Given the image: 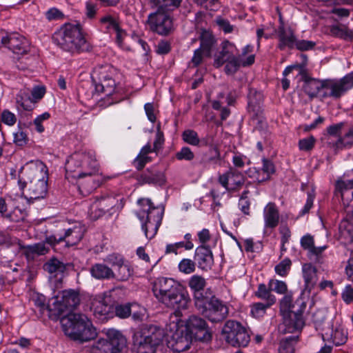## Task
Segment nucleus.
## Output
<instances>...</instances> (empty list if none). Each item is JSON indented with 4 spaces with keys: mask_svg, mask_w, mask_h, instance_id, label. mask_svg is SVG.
Masks as SVG:
<instances>
[{
    "mask_svg": "<svg viewBox=\"0 0 353 353\" xmlns=\"http://www.w3.org/2000/svg\"><path fill=\"white\" fill-rule=\"evenodd\" d=\"M152 290L160 303L168 308L174 310L176 316L181 314V310L188 308L190 300L188 294L174 279L167 277L157 278L154 281Z\"/></svg>",
    "mask_w": 353,
    "mask_h": 353,
    "instance_id": "nucleus-1",
    "label": "nucleus"
},
{
    "mask_svg": "<svg viewBox=\"0 0 353 353\" xmlns=\"http://www.w3.org/2000/svg\"><path fill=\"white\" fill-rule=\"evenodd\" d=\"M52 41L62 50L72 54L89 51L91 48L79 23H65L53 34Z\"/></svg>",
    "mask_w": 353,
    "mask_h": 353,
    "instance_id": "nucleus-2",
    "label": "nucleus"
},
{
    "mask_svg": "<svg viewBox=\"0 0 353 353\" xmlns=\"http://www.w3.org/2000/svg\"><path fill=\"white\" fill-rule=\"evenodd\" d=\"M63 330L70 339L81 343L95 339L96 328L92 321L84 314L72 313L61 319Z\"/></svg>",
    "mask_w": 353,
    "mask_h": 353,
    "instance_id": "nucleus-3",
    "label": "nucleus"
},
{
    "mask_svg": "<svg viewBox=\"0 0 353 353\" xmlns=\"http://www.w3.org/2000/svg\"><path fill=\"white\" fill-rule=\"evenodd\" d=\"M47 168L41 161L27 165L25 170L26 181H19L20 189L23 190L27 188V195L30 199H39L43 198L48 190Z\"/></svg>",
    "mask_w": 353,
    "mask_h": 353,
    "instance_id": "nucleus-4",
    "label": "nucleus"
},
{
    "mask_svg": "<svg viewBox=\"0 0 353 353\" xmlns=\"http://www.w3.org/2000/svg\"><path fill=\"white\" fill-rule=\"evenodd\" d=\"M138 203L141 209L136 214L141 222V229L146 238L152 239L157 234L161 224L163 209L154 206L150 199H140Z\"/></svg>",
    "mask_w": 353,
    "mask_h": 353,
    "instance_id": "nucleus-5",
    "label": "nucleus"
},
{
    "mask_svg": "<svg viewBox=\"0 0 353 353\" xmlns=\"http://www.w3.org/2000/svg\"><path fill=\"white\" fill-rule=\"evenodd\" d=\"M65 177L95 174L99 172V164L91 152H78L72 154L65 165Z\"/></svg>",
    "mask_w": 353,
    "mask_h": 353,
    "instance_id": "nucleus-6",
    "label": "nucleus"
},
{
    "mask_svg": "<svg viewBox=\"0 0 353 353\" xmlns=\"http://www.w3.org/2000/svg\"><path fill=\"white\" fill-rule=\"evenodd\" d=\"M164 336L159 326L143 324L134 334V345L137 353H155Z\"/></svg>",
    "mask_w": 353,
    "mask_h": 353,
    "instance_id": "nucleus-7",
    "label": "nucleus"
},
{
    "mask_svg": "<svg viewBox=\"0 0 353 353\" xmlns=\"http://www.w3.org/2000/svg\"><path fill=\"white\" fill-rule=\"evenodd\" d=\"M194 305L205 318L212 323L221 322L228 316L229 308L227 303L214 296H205L203 299H198Z\"/></svg>",
    "mask_w": 353,
    "mask_h": 353,
    "instance_id": "nucleus-8",
    "label": "nucleus"
},
{
    "mask_svg": "<svg viewBox=\"0 0 353 353\" xmlns=\"http://www.w3.org/2000/svg\"><path fill=\"white\" fill-rule=\"evenodd\" d=\"M225 341L233 347H245L250 341V336L239 322L232 320L228 321L222 330Z\"/></svg>",
    "mask_w": 353,
    "mask_h": 353,
    "instance_id": "nucleus-9",
    "label": "nucleus"
},
{
    "mask_svg": "<svg viewBox=\"0 0 353 353\" xmlns=\"http://www.w3.org/2000/svg\"><path fill=\"white\" fill-rule=\"evenodd\" d=\"M114 70L108 65L101 66L94 70L92 81L95 91L110 97L115 92L116 82L113 78Z\"/></svg>",
    "mask_w": 353,
    "mask_h": 353,
    "instance_id": "nucleus-10",
    "label": "nucleus"
},
{
    "mask_svg": "<svg viewBox=\"0 0 353 353\" xmlns=\"http://www.w3.org/2000/svg\"><path fill=\"white\" fill-rule=\"evenodd\" d=\"M166 11L158 7L157 11L150 13L147 19L150 30L162 36L170 34L174 30L173 19Z\"/></svg>",
    "mask_w": 353,
    "mask_h": 353,
    "instance_id": "nucleus-11",
    "label": "nucleus"
},
{
    "mask_svg": "<svg viewBox=\"0 0 353 353\" xmlns=\"http://www.w3.org/2000/svg\"><path fill=\"white\" fill-rule=\"evenodd\" d=\"M298 308L292 312L283 314V321L279 325V331L281 334L293 333L303 328L304 320L303 314L306 308L304 301H297Z\"/></svg>",
    "mask_w": 353,
    "mask_h": 353,
    "instance_id": "nucleus-12",
    "label": "nucleus"
},
{
    "mask_svg": "<svg viewBox=\"0 0 353 353\" xmlns=\"http://www.w3.org/2000/svg\"><path fill=\"white\" fill-rule=\"evenodd\" d=\"M352 88H353V72L339 79H325V89L329 90L330 92H323L321 98L340 99Z\"/></svg>",
    "mask_w": 353,
    "mask_h": 353,
    "instance_id": "nucleus-13",
    "label": "nucleus"
},
{
    "mask_svg": "<svg viewBox=\"0 0 353 353\" xmlns=\"http://www.w3.org/2000/svg\"><path fill=\"white\" fill-rule=\"evenodd\" d=\"M85 228L81 223L65 230L63 235L52 234L46 238V241L54 248L58 243L64 241L65 247L69 248L77 245L83 237Z\"/></svg>",
    "mask_w": 353,
    "mask_h": 353,
    "instance_id": "nucleus-14",
    "label": "nucleus"
},
{
    "mask_svg": "<svg viewBox=\"0 0 353 353\" xmlns=\"http://www.w3.org/2000/svg\"><path fill=\"white\" fill-rule=\"evenodd\" d=\"M57 300L54 303V315L59 316L67 310L77 308L81 303L79 292L77 290L68 289L60 292Z\"/></svg>",
    "mask_w": 353,
    "mask_h": 353,
    "instance_id": "nucleus-15",
    "label": "nucleus"
},
{
    "mask_svg": "<svg viewBox=\"0 0 353 353\" xmlns=\"http://www.w3.org/2000/svg\"><path fill=\"white\" fill-rule=\"evenodd\" d=\"M186 332L195 341H209L212 334L206 321L196 315L189 317L185 324Z\"/></svg>",
    "mask_w": 353,
    "mask_h": 353,
    "instance_id": "nucleus-16",
    "label": "nucleus"
},
{
    "mask_svg": "<svg viewBox=\"0 0 353 353\" xmlns=\"http://www.w3.org/2000/svg\"><path fill=\"white\" fill-rule=\"evenodd\" d=\"M114 177V175L105 176L99 174H85L79 176H70L72 179H77V185L79 192L83 196L89 195L92 191L99 188L105 181Z\"/></svg>",
    "mask_w": 353,
    "mask_h": 353,
    "instance_id": "nucleus-17",
    "label": "nucleus"
},
{
    "mask_svg": "<svg viewBox=\"0 0 353 353\" xmlns=\"http://www.w3.org/2000/svg\"><path fill=\"white\" fill-rule=\"evenodd\" d=\"M0 44L8 47L15 54H23L28 51V43L26 39L18 33L8 34L0 32Z\"/></svg>",
    "mask_w": 353,
    "mask_h": 353,
    "instance_id": "nucleus-18",
    "label": "nucleus"
},
{
    "mask_svg": "<svg viewBox=\"0 0 353 353\" xmlns=\"http://www.w3.org/2000/svg\"><path fill=\"white\" fill-rule=\"evenodd\" d=\"M90 310L96 318L100 321H106L113 316L114 307L108 303L103 295L96 296L91 302Z\"/></svg>",
    "mask_w": 353,
    "mask_h": 353,
    "instance_id": "nucleus-19",
    "label": "nucleus"
},
{
    "mask_svg": "<svg viewBox=\"0 0 353 353\" xmlns=\"http://www.w3.org/2000/svg\"><path fill=\"white\" fill-rule=\"evenodd\" d=\"M219 183L226 190H235L241 187L245 182L243 174L230 167L228 171L218 177Z\"/></svg>",
    "mask_w": 353,
    "mask_h": 353,
    "instance_id": "nucleus-20",
    "label": "nucleus"
},
{
    "mask_svg": "<svg viewBox=\"0 0 353 353\" xmlns=\"http://www.w3.org/2000/svg\"><path fill=\"white\" fill-rule=\"evenodd\" d=\"M194 259L198 268L204 271L210 270L214 264L212 252L205 245H200L195 249Z\"/></svg>",
    "mask_w": 353,
    "mask_h": 353,
    "instance_id": "nucleus-21",
    "label": "nucleus"
},
{
    "mask_svg": "<svg viewBox=\"0 0 353 353\" xmlns=\"http://www.w3.org/2000/svg\"><path fill=\"white\" fill-rule=\"evenodd\" d=\"M281 25L278 28V48L281 50H285L286 48L293 49L296 44V37L294 31L291 28H285L283 22L280 18Z\"/></svg>",
    "mask_w": 353,
    "mask_h": 353,
    "instance_id": "nucleus-22",
    "label": "nucleus"
},
{
    "mask_svg": "<svg viewBox=\"0 0 353 353\" xmlns=\"http://www.w3.org/2000/svg\"><path fill=\"white\" fill-rule=\"evenodd\" d=\"M46 243L48 244L45 240L32 245H20L19 248L28 261H33L37 256L45 255L49 252L50 248Z\"/></svg>",
    "mask_w": 353,
    "mask_h": 353,
    "instance_id": "nucleus-23",
    "label": "nucleus"
},
{
    "mask_svg": "<svg viewBox=\"0 0 353 353\" xmlns=\"http://www.w3.org/2000/svg\"><path fill=\"white\" fill-rule=\"evenodd\" d=\"M166 181L165 174L154 167L147 169L139 176V181L141 184H152L163 185Z\"/></svg>",
    "mask_w": 353,
    "mask_h": 353,
    "instance_id": "nucleus-24",
    "label": "nucleus"
},
{
    "mask_svg": "<svg viewBox=\"0 0 353 353\" xmlns=\"http://www.w3.org/2000/svg\"><path fill=\"white\" fill-rule=\"evenodd\" d=\"M303 89L305 93L311 99L319 96L321 97L325 90V80L304 77Z\"/></svg>",
    "mask_w": 353,
    "mask_h": 353,
    "instance_id": "nucleus-25",
    "label": "nucleus"
},
{
    "mask_svg": "<svg viewBox=\"0 0 353 353\" xmlns=\"http://www.w3.org/2000/svg\"><path fill=\"white\" fill-rule=\"evenodd\" d=\"M255 56L250 54L246 59L242 57H234L225 62V72L227 74H234L241 66L248 67L254 63Z\"/></svg>",
    "mask_w": 353,
    "mask_h": 353,
    "instance_id": "nucleus-26",
    "label": "nucleus"
},
{
    "mask_svg": "<svg viewBox=\"0 0 353 353\" xmlns=\"http://www.w3.org/2000/svg\"><path fill=\"white\" fill-rule=\"evenodd\" d=\"M265 228H275L279 222V212L274 203L270 202L263 209Z\"/></svg>",
    "mask_w": 353,
    "mask_h": 353,
    "instance_id": "nucleus-27",
    "label": "nucleus"
},
{
    "mask_svg": "<svg viewBox=\"0 0 353 353\" xmlns=\"http://www.w3.org/2000/svg\"><path fill=\"white\" fill-rule=\"evenodd\" d=\"M238 50L236 46L229 41H224L222 43V49L219 55L214 59V64L216 67L223 65L226 61L236 57V53Z\"/></svg>",
    "mask_w": 353,
    "mask_h": 353,
    "instance_id": "nucleus-28",
    "label": "nucleus"
},
{
    "mask_svg": "<svg viewBox=\"0 0 353 353\" xmlns=\"http://www.w3.org/2000/svg\"><path fill=\"white\" fill-rule=\"evenodd\" d=\"M302 273L305 282V290L310 292L318 281L317 269L311 263H304L302 266Z\"/></svg>",
    "mask_w": 353,
    "mask_h": 353,
    "instance_id": "nucleus-29",
    "label": "nucleus"
},
{
    "mask_svg": "<svg viewBox=\"0 0 353 353\" xmlns=\"http://www.w3.org/2000/svg\"><path fill=\"white\" fill-rule=\"evenodd\" d=\"M206 285L205 279L200 275H193L188 281V286L194 292V303L197 302L198 299H203L206 296L203 294V290Z\"/></svg>",
    "mask_w": 353,
    "mask_h": 353,
    "instance_id": "nucleus-30",
    "label": "nucleus"
},
{
    "mask_svg": "<svg viewBox=\"0 0 353 353\" xmlns=\"http://www.w3.org/2000/svg\"><path fill=\"white\" fill-rule=\"evenodd\" d=\"M106 336L108 339L110 347L113 353L121 352L126 345V339L125 336L118 330L110 329L106 332Z\"/></svg>",
    "mask_w": 353,
    "mask_h": 353,
    "instance_id": "nucleus-31",
    "label": "nucleus"
},
{
    "mask_svg": "<svg viewBox=\"0 0 353 353\" xmlns=\"http://www.w3.org/2000/svg\"><path fill=\"white\" fill-rule=\"evenodd\" d=\"M90 272L92 277L99 280L111 279L114 276V271L103 263H95L92 265Z\"/></svg>",
    "mask_w": 353,
    "mask_h": 353,
    "instance_id": "nucleus-32",
    "label": "nucleus"
},
{
    "mask_svg": "<svg viewBox=\"0 0 353 353\" xmlns=\"http://www.w3.org/2000/svg\"><path fill=\"white\" fill-rule=\"evenodd\" d=\"M193 338L189 335L187 332L183 334V332L181 334L176 332L173 336L174 343L172 344V348L174 351L177 352H181L188 350L191 345Z\"/></svg>",
    "mask_w": 353,
    "mask_h": 353,
    "instance_id": "nucleus-33",
    "label": "nucleus"
},
{
    "mask_svg": "<svg viewBox=\"0 0 353 353\" xmlns=\"http://www.w3.org/2000/svg\"><path fill=\"white\" fill-rule=\"evenodd\" d=\"M200 47L204 52V54L207 57H210L212 54V48L216 43V39L211 32L206 30H203L199 36Z\"/></svg>",
    "mask_w": 353,
    "mask_h": 353,
    "instance_id": "nucleus-34",
    "label": "nucleus"
},
{
    "mask_svg": "<svg viewBox=\"0 0 353 353\" xmlns=\"http://www.w3.org/2000/svg\"><path fill=\"white\" fill-rule=\"evenodd\" d=\"M70 266H71L70 263H63L57 258L53 257L43 264V268L50 274L57 275L63 273Z\"/></svg>",
    "mask_w": 353,
    "mask_h": 353,
    "instance_id": "nucleus-35",
    "label": "nucleus"
},
{
    "mask_svg": "<svg viewBox=\"0 0 353 353\" xmlns=\"http://www.w3.org/2000/svg\"><path fill=\"white\" fill-rule=\"evenodd\" d=\"M255 296L262 299L265 303H268V306L273 305L276 301V296L272 293L270 286H267L264 283H260L258 285L257 290L254 292Z\"/></svg>",
    "mask_w": 353,
    "mask_h": 353,
    "instance_id": "nucleus-36",
    "label": "nucleus"
},
{
    "mask_svg": "<svg viewBox=\"0 0 353 353\" xmlns=\"http://www.w3.org/2000/svg\"><path fill=\"white\" fill-rule=\"evenodd\" d=\"M297 301H303L296 300L294 303H292V295L291 292L284 294V296L280 301V311L283 314L291 313L292 311H296L298 308L296 304Z\"/></svg>",
    "mask_w": 353,
    "mask_h": 353,
    "instance_id": "nucleus-37",
    "label": "nucleus"
},
{
    "mask_svg": "<svg viewBox=\"0 0 353 353\" xmlns=\"http://www.w3.org/2000/svg\"><path fill=\"white\" fill-rule=\"evenodd\" d=\"M261 101L262 96L261 93L256 92L252 93L250 92L248 95V110L252 112L256 115L261 112Z\"/></svg>",
    "mask_w": 353,
    "mask_h": 353,
    "instance_id": "nucleus-38",
    "label": "nucleus"
},
{
    "mask_svg": "<svg viewBox=\"0 0 353 353\" xmlns=\"http://www.w3.org/2000/svg\"><path fill=\"white\" fill-rule=\"evenodd\" d=\"M332 36L347 41L353 40V31L345 26H333L330 29Z\"/></svg>",
    "mask_w": 353,
    "mask_h": 353,
    "instance_id": "nucleus-39",
    "label": "nucleus"
},
{
    "mask_svg": "<svg viewBox=\"0 0 353 353\" xmlns=\"http://www.w3.org/2000/svg\"><path fill=\"white\" fill-rule=\"evenodd\" d=\"M95 201L106 212H108L118 203L117 198L110 194L102 195L100 197H97Z\"/></svg>",
    "mask_w": 353,
    "mask_h": 353,
    "instance_id": "nucleus-40",
    "label": "nucleus"
},
{
    "mask_svg": "<svg viewBox=\"0 0 353 353\" xmlns=\"http://www.w3.org/2000/svg\"><path fill=\"white\" fill-rule=\"evenodd\" d=\"M108 337L99 339L91 347V353H113Z\"/></svg>",
    "mask_w": 353,
    "mask_h": 353,
    "instance_id": "nucleus-41",
    "label": "nucleus"
},
{
    "mask_svg": "<svg viewBox=\"0 0 353 353\" xmlns=\"http://www.w3.org/2000/svg\"><path fill=\"white\" fill-rule=\"evenodd\" d=\"M132 272L133 270L131 268L130 265L123 262L121 265L117 267L114 276L112 279H116L121 281H125L129 279L132 276Z\"/></svg>",
    "mask_w": 353,
    "mask_h": 353,
    "instance_id": "nucleus-42",
    "label": "nucleus"
},
{
    "mask_svg": "<svg viewBox=\"0 0 353 353\" xmlns=\"http://www.w3.org/2000/svg\"><path fill=\"white\" fill-rule=\"evenodd\" d=\"M262 170L265 174V176H263L262 177L260 176L259 171H254L255 173L257 174V176H255V178L259 182H262L263 181L268 179L270 178V174L274 172V165L273 163L267 159H263Z\"/></svg>",
    "mask_w": 353,
    "mask_h": 353,
    "instance_id": "nucleus-43",
    "label": "nucleus"
},
{
    "mask_svg": "<svg viewBox=\"0 0 353 353\" xmlns=\"http://www.w3.org/2000/svg\"><path fill=\"white\" fill-rule=\"evenodd\" d=\"M297 341L295 336H289L280 341L279 353H294V343Z\"/></svg>",
    "mask_w": 353,
    "mask_h": 353,
    "instance_id": "nucleus-44",
    "label": "nucleus"
},
{
    "mask_svg": "<svg viewBox=\"0 0 353 353\" xmlns=\"http://www.w3.org/2000/svg\"><path fill=\"white\" fill-rule=\"evenodd\" d=\"M196 262L190 259H183L178 265L179 270L186 274L193 273L196 270Z\"/></svg>",
    "mask_w": 353,
    "mask_h": 353,
    "instance_id": "nucleus-45",
    "label": "nucleus"
},
{
    "mask_svg": "<svg viewBox=\"0 0 353 353\" xmlns=\"http://www.w3.org/2000/svg\"><path fill=\"white\" fill-rule=\"evenodd\" d=\"M332 343L339 346L345 343L347 339V333L343 329H336L330 335Z\"/></svg>",
    "mask_w": 353,
    "mask_h": 353,
    "instance_id": "nucleus-46",
    "label": "nucleus"
},
{
    "mask_svg": "<svg viewBox=\"0 0 353 353\" xmlns=\"http://www.w3.org/2000/svg\"><path fill=\"white\" fill-rule=\"evenodd\" d=\"M272 291L279 294H285L288 293V285L285 282L277 279H270L268 282Z\"/></svg>",
    "mask_w": 353,
    "mask_h": 353,
    "instance_id": "nucleus-47",
    "label": "nucleus"
},
{
    "mask_svg": "<svg viewBox=\"0 0 353 353\" xmlns=\"http://www.w3.org/2000/svg\"><path fill=\"white\" fill-rule=\"evenodd\" d=\"M157 7L166 10H173L180 6L181 0H152Z\"/></svg>",
    "mask_w": 353,
    "mask_h": 353,
    "instance_id": "nucleus-48",
    "label": "nucleus"
},
{
    "mask_svg": "<svg viewBox=\"0 0 353 353\" xmlns=\"http://www.w3.org/2000/svg\"><path fill=\"white\" fill-rule=\"evenodd\" d=\"M183 140L188 144L197 146L200 143L198 134L193 130H186L182 134Z\"/></svg>",
    "mask_w": 353,
    "mask_h": 353,
    "instance_id": "nucleus-49",
    "label": "nucleus"
},
{
    "mask_svg": "<svg viewBox=\"0 0 353 353\" xmlns=\"http://www.w3.org/2000/svg\"><path fill=\"white\" fill-rule=\"evenodd\" d=\"M215 155L210 156L208 154H203L200 161V163L203 168H208L210 163L216 164L220 159V153L217 148H214Z\"/></svg>",
    "mask_w": 353,
    "mask_h": 353,
    "instance_id": "nucleus-50",
    "label": "nucleus"
},
{
    "mask_svg": "<svg viewBox=\"0 0 353 353\" xmlns=\"http://www.w3.org/2000/svg\"><path fill=\"white\" fill-rule=\"evenodd\" d=\"M292 265V262L290 259L285 258L282 260L274 268V270L277 274L281 276H285L288 274Z\"/></svg>",
    "mask_w": 353,
    "mask_h": 353,
    "instance_id": "nucleus-51",
    "label": "nucleus"
},
{
    "mask_svg": "<svg viewBox=\"0 0 353 353\" xmlns=\"http://www.w3.org/2000/svg\"><path fill=\"white\" fill-rule=\"evenodd\" d=\"M99 21L101 24L105 26V28L108 31L118 29V27L120 26L119 21L109 14L101 17Z\"/></svg>",
    "mask_w": 353,
    "mask_h": 353,
    "instance_id": "nucleus-52",
    "label": "nucleus"
},
{
    "mask_svg": "<svg viewBox=\"0 0 353 353\" xmlns=\"http://www.w3.org/2000/svg\"><path fill=\"white\" fill-rule=\"evenodd\" d=\"M89 216L91 219L97 220L107 213L104 209L99 206V203L94 201L90 205L89 210Z\"/></svg>",
    "mask_w": 353,
    "mask_h": 353,
    "instance_id": "nucleus-53",
    "label": "nucleus"
},
{
    "mask_svg": "<svg viewBox=\"0 0 353 353\" xmlns=\"http://www.w3.org/2000/svg\"><path fill=\"white\" fill-rule=\"evenodd\" d=\"M270 307L268 306L266 303L259 302L254 303L251 308V314L256 318H260L265 314L266 310Z\"/></svg>",
    "mask_w": 353,
    "mask_h": 353,
    "instance_id": "nucleus-54",
    "label": "nucleus"
},
{
    "mask_svg": "<svg viewBox=\"0 0 353 353\" xmlns=\"http://www.w3.org/2000/svg\"><path fill=\"white\" fill-rule=\"evenodd\" d=\"M175 157L179 161H190L194 159V154L190 148L185 146L175 154Z\"/></svg>",
    "mask_w": 353,
    "mask_h": 353,
    "instance_id": "nucleus-55",
    "label": "nucleus"
},
{
    "mask_svg": "<svg viewBox=\"0 0 353 353\" xmlns=\"http://www.w3.org/2000/svg\"><path fill=\"white\" fill-rule=\"evenodd\" d=\"M164 135L163 132L161 131L160 124H159L157 127V133L155 136V140L153 144V150L154 152L158 153L159 150L162 148V146L164 143Z\"/></svg>",
    "mask_w": 353,
    "mask_h": 353,
    "instance_id": "nucleus-56",
    "label": "nucleus"
},
{
    "mask_svg": "<svg viewBox=\"0 0 353 353\" xmlns=\"http://www.w3.org/2000/svg\"><path fill=\"white\" fill-rule=\"evenodd\" d=\"M316 139L313 136L300 139L299 141V148L302 151H310L314 147Z\"/></svg>",
    "mask_w": 353,
    "mask_h": 353,
    "instance_id": "nucleus-57",
    "label": "nucleus"
},
{
    "mask_svg": "<svg viewBox=\"0 0 353 353\" xmlns=\"http://www.w3.org/2000/svg\"><path fill=\"white\" fill-rule=\"evenodd\" d=\"M1 121L9 126H12L16 123L17 117L8 110H4L1 115Z\"/></svg>",
    "mask_w": 353,
    "mask_h": 353,
    "instance_id": "nucleus-58",
    "label": "nucleus"
},
{
    "mask_svg": "<svg viewBox=\"0 0 353 353\" xmlns=\"http://www.w3.org/2000/svg\"><path fill=\"white\" fill-rule=\"evenodd\" d=\"M114 311L117 316L125 319L128 317L131 314V308L130 304L118 305L114 308Z\"/></svg>",
    "mask_w": 353,
    "mask_h": 353,
    "instance_id": "nucleus-59",
    "label": "nucleus"
},
{
    "mask_svg": "<svg viewBox=\"0 0 353 353\" xmlns=\"http://www.w3.org/2000/svg\"><path fill=\"white\" fill-rule=\"evenodd\" d=\"M152 158L148 156H143L140 154L133 161V165L138 170H142L146 163L150 162Z\"/></svg>",
    "mask_w": 353,
    "mask_h": 353,
    "instance_id": "nucleus-60",
    "label": "nucleus"
},
{
    "mask_svg": "<svg viewBox=\"0 0 353 353\" xmlns=\"http://www.w3.org/2000/svg\"><path fill=\"white\" fill-rule=\"evenodd\" d=\"M34 304L37 307H39L41 311H44L47 310L49 312L50 315H54V307L52 308L49 305H46V299L43 296H38L37 299H34Z\"/></svg>",
    "mask_w": 353,
    "mask_h": 353,
    "instance_id": "nucleus-61",
    "label": "nucleus"
},
{
    "mask_svg": "<svg viewBox=\"0 0 353 353\" xmlns=\"http://www.w3.org/2000/svg\"><path fill=\"white\" fill-rule=\"evenodd\" d=\"M216 23L225 33H230L233 31V26L230 24L228 19H223L221 17H217L216 18Z\"/></svg>",
    "mask_w": 353,
    "mask_h": 353,
    "instance_id": "nucleus-62",
    "label": "nucleus"
},
{
    "mask_svg": "<svg viewBox=\"0 0 353 353\" xmlns=\"http://www.w3.org/2000/svg\"><path fill=\"white\" fill-rule=\"evenodd\" d=\"M14 142L19 146L24 145L27 143V134L21 128H19L14 134Z\"/></svg>",
    "mask_w": 353,
    "mask_h": 353,
    "instance_id": "nucleus-63",
    "label": "nucleus"
},
{
    "mask_svg": "<svg viewBox=\"0 0 353 353\" xmlns=\"http://www.w3.org/2000/svg\"><path fill=\"white\" fill-rule=\"evenodd\" d=\"M338 143L343 144L344 146L353 145V129L349 130L343 137L339 139Z\"/></svg>",
    "mask_w": 353,
    "mask_h": 353,
    "instance_id": "nucleus-64",
    "label": "nucleus"
}]
</instances>
